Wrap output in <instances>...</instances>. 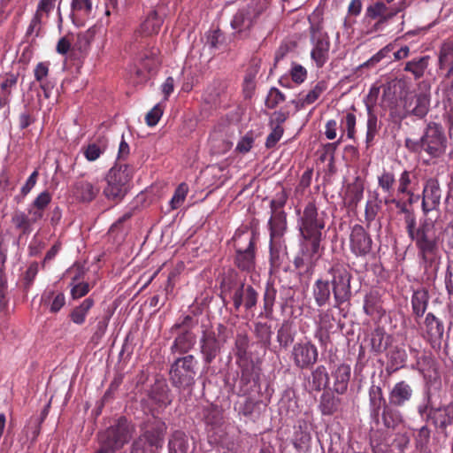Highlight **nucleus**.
Listing matches in <instances>:
<instances>
[{
    "mask_svg": "<svg viewBox=\"0 0 453 453\" xmlns=\"http://www.w3.org/2000/svg\"><path fill=\"white\" fill-rule=\"evenodd\" d=\"M318 349L310 342L296 343L292 350V357L296 366L300 369H307L312 366L318 360Z\"/></svg>",
    "mask_w": 453,
    "mask_h": 453,
    "instance_id": "nucleus-15",
    "label": "nucleus"
},
{
    "mask_svg": "<svg viewBox=\"0 0 453 453\" xmlns=\"http://www.w3.org/2000/svg\"><path fill=\"white\" fill-rule=\"evenodd\" d=\"M294 338L292 324L288 320H284L277 331V342L280 347L287 349L294 342Z\"/></svg>",
    "mask_w": 453,
    "mask_h": 453,
    "instance_id": "nucleus-48",
    "label": "nucleus"
},
{
    "mask_svg": "<svg viewBox=\"0 0 453 453\" xmlns=\"http://www.w3.org/2000/svg\"><path fill=\"white\" fill-rule=\"evenodd\" d=\"M162 23L163 19L159 17L157 11L152 10L140 27L138 33L144 38L139 42L137 47L141 49L138 54L139 65H134L132 70L136 77V82L146 81L149 74L155 73L160 65L159 50L149 36L157 34Z\"/></svg>",
    "mask_w": 453,
    "mask_h": 453,
    "instance_id": "nucleus-2",
    "label": "nucleus"
},
{
    "mask_svg": "<svg viewBox=\"0 0 453 453\" xmlns=\"http://www.w3.org/2000/svg\"><path fill=\"white\" fill-rule=\"evenodd\" d=\"M142 438L149 441L150 445L162 449L167 430L165 422L159 417L151 414L140 426Z\"/></svg>",
    "mask_w": 453,
    "mask_h": 453,
    "instance_id": "nucleus-13",
    "label": "nucleus"
},
{
    "mask_svg": "<svg viewBox=\"0 0 453 453\" xmlns=\"http://www.w3.org/2000/svg\"><path fill=\"white\" fill-rule=\"evenodd\" d=\"M331 280L322 277L317 279L312 286V296L319 307L329 304L331 296H334V307L340 309L342 304L349 302L352 297V274L345 264L335 263L328 270Z\"/></svg>",
    "mask_w": 453,
    "mask_h": 453,
    "instance_id": "nucleus-1",
    "label": "nucleus"
},
{
    "mask_svg": "<svg viewBox=\"0 0 453 453\" xmlns=\"http://www.w3.org/2000/svg\"><path fill=\"white\" fill-rule=\"evenodd\" d=\"M367 115L365 143L367 147H371L374 144L375 137L381 127V124L379 122L376 114L370 108H368Z\"/></svg>",
    "mask_w": 453,
    "mask_h": 453,
    "instance_id": "nucleus-46",
    "label": "nucleus"
},
{
    "mask_svg": "<svg viewBox=\"0 0 453 453\" xmlns=\"http://www.w3.org/2000/svg\"><path fill=\"white\" fill-rule=\"evenodd\" d=\"M311 441V435L305 421H299L295 426L293 435V445L298 450L302 451L308 448Z\"/></svg>",
    "mask_w": 453,
    "mask_h": 453,
    "instance_id": "nucleus-36",
    "label": "nucleus"
},
{
    "mask_svg": "<svg viewBox=\"0 0 453 453\" xmlns=\"http://www.w3.org/2000/svg\"><path fill=\"white\" fill-rule=\"evenodd\" d=\"M268 7L267 0H254L234 15L231 27L239 33L250 31Z\"/></svg>",
    "mask_w": 453,
    "mask_h": 453,
    "instance_id": "nucleus-11",
    "label": "nucleus"
},
{
    "mask_svg": "<svg viewBox=\"0 0 453 453\" xmlns=\"http://www.w3.org/2000/svg\"><path fill=\"white\" fill-rule=\"evenodd\" d=\"M422 201V211L425 215L423 220H430L432 223L436 222L440 217V200H421Z\"/></svg>",
    "mask_w": 453,
    "mask_h": 453,
    "instance_id": "nucleus-52",
    "label": "nucleus"
},
{
    "mask_svg": "<svg viewBox=\"0 0 453 453\" xmlns=\"http://www.w3.org/2000/svg\"><path fill=\"white\" fill-rule=\"evenodd\" d=\"M413 396L411 386L405 380L396 382L388 394V403L391 406L403 407Z\"/></svg>",
    "mask_w": 453,
    "mask_h": 453,
    "instance_id": "nucleus-19",
    "label": "nucleus"
},
{
    "mask_svg": "<svg viewBox=\"0 0 453 453\" xmlns=\"http://www.w3.org/2000/svg\"><path fill=\"white\" fill-rule=\"evenodd\" d=\"M71 19L76 27H83L92 17L93 0H72Z\"/></svg>",
    "mask_w": 453,
    "mask_h": 453,
    "instance_id": "nucleus-22",
    "label": "nucleus"
},
{
    "mask_svg": "<svg viewBox=\"0 0 453 453\" xmlns=\"http://www.w3.org/2000/svg\"><path fill=\"white\" fill-rule=\"evenodd\" d=\"M95 305V300L92 296L84 299L79 305L73 307L69 313L71 321L78 326L85 323L89 311Z\"/></svg>",
    "mask_w": 453,
    "mask_h": 453,
    "instance_id": "nucleus-32",
    "label": "nucleus"
},
{
    "mask_svg": "<svg viewBox=\"0 0 453 453\" xmlns=\"http://www.w3.org/2000/svg\"><path fill=\"white\" fill-rule=\"evenodd\" d=\"M221 293L229 296L235 311H239L242 306L250 311L257 306L258 300L257 291L251 285L245 284V280H239L234 273L223 278Z\"/></svg>",
    "mask_w": 453,
    "mask_h": 453,
    "instance_id": "nucleus-6",
    "label": "nucleus"
},
{
    "mask_svg": "<svg viewBox=\"0 0 453 453\" xmlns=\"http://www.w3.org/2000/svg\"><path fill=\"white\" fill-rule=\"evenodd\" d=\"M234 265L242 271L251 272L255 269V250L235 251Z\"/></svg>",
    "mask_w": 453,
    "mask_h": 453,
    "instance_id": "nucleus-42",
    "label": "nucleus"
},
{
    "mask_svg": "<svg viewBox=\"0 0 453 453\" xmlns=\"http://www.w3.org/2000/svg\"><path fill=\"white\" fill-rule=\"evenodd\" d=\"M134 168L127 164L116 163L109 171L104 188L106 198H123L128 190L133 178Z\"/></svg>",
    "mask_w": 453,
    "mask_h": 453,
    "instance_id": "nucleus-9",
    "label": "nucleus"
},
{
    "mask_svg": "<svg viewBox=\"0 0 453 453\" xmlns=\"http://www.w3.org/2000/svg\"><path fill=\"white\" fill-rule=\"evenodd\" d=\"M428 58L427 56H425L408 61L405 64L404 71L411 73L415 79H420L427 68Z\"/></svg>",
    "mask_w": 453,
    "mask_h": 453,
    "instance_id": "nucleus-51",
    "label": "nucleus"
},
{
    "mask_svg": "<svg viewBox=\"0 0 453 453\" xmlns=\"http://www.w3.org/2000/svg\"><path fill=\"white\" fill-rule=\"evenodd\" d=\"M425 408L428 410L427 418L441 432H445L447 427L453 424V402L435 407L428 399Z\"/></svg>",
    "mask_w": 453,
    "mask_h": 453,
    "instance_id": "nucleus-14",
    "label": "nucleus"
},
{
    "mask_svg": "<svg viewBox=\"0 0 453 453\" xmlns=\"http://www.w3.org/2000/svg\"><path fill=\"white\" fill-rule=\"evenodd\" d=\"M393 48L394 46L391 43L386 45L384 48L380 50L376 54H374L372 58H370L367 61L360 65V68H368L371 66H374L383 58H385L387 55L393 50Z\"/></svg>",
    "mask_w": 453,
    "mask_h": 453,
    "instance_id": "nucleus-64",
    "label": "nucleus"
},
{
    "mask_svg": "<svg viewBox=\"0 0 453 453\" xmlns=\"http://www.w3.org/2000/svg\"><path fill=\"white\" fill-rule=\"evenodd\" d=\"M368 396L370 417L378 424L380 422L381 411H383L385 406H388V403L386 402L382 388L380 386L372 384L369 388Z\"/></svg>",
    "mask_w": 453,
    "mask_h": 453,
    "instance_id": "nucleus-21",
    "label": "nucleus"
},
{
    "mask_svg": "<svg viewBox=\"0 0 453 453\" xmlns=\"http://www.w3.org/2000/svg\"><path fill=\"white\" fill-rule=\"evenodd\" d=\"M50 64L48 61L39 62L34 69L35 79L40 83V88L46 98L50 97V92L54 88L52 82L46 81L50 72Z\"/></svg>",
    "mask_w": 453,
    "mask_h": 453,
    "instance_id": "nucleus-30",
    "label": "nucleus"
},
{
    "mask_svg": "<svg viewBox=\"0 0 453 453\" xmlns=\"http://www.w3.org/2000/svg\"><path fill=\"white\" fill-rule=\"evenodd\" d=\"M405 107L411 114L422 119L429 111L430 97L426 94L420 93L406 102Z\"/></svg>",
    "mask_w": 453,
    "mask_h": 453,
    "instance_id": "nucleus-25",
    "label": "nucleus"
},
{
    "mask_svg": "<svg viewBox=\"0 0 453 453\" xmlns=\"http://www.w3.org/2000/svg\"><path fill=\"white\" fill-rule=\"evenodd\" d=\"M197 367L198 361L193 355L188 354L176 358L169 372L172 385L180 390L191 388L196 381Z\"/></svg>",
    "mask_w": 453,
    "mask_h": 453,
    "instance_id": "nucleus-8",
    "label": "nucleus"
},
{
    "mask_svg": "<svg viewBox=\"0 0 453 453\" xmlns=\"http://www.w3.org/2000/svg\"><path fill=\"white\" fill-rule=\"evenodd\" d=\"M96 34V27H91L86 31L78 34L77 41L74 44V47L77 49V50H79L81 53H86L89 50L90 44L94 41Z\"/></svg>",
    "mask_w": 453,
    "mask_h": 453,
    "instance_id": "nucleus-49",
    "label": "nucleus"
},
{
    "mask_svg": "<svg viewBox=\"0 0 453 453\" xmlns=\"http://www.w3.org/2000/svg\"><path fill=\"white\" fill-rule=\"evenodd\" d=\"M286 220L281 219H270L269 226H270V236L271 240H279L283 235L284 231L286 230Z\"/></svg>",
    "mask_w": 453,
    "mask_h": 453,
    "instance_id": "nucleus-60",
    "label": "nucleus"
},
{
    "mask_svg": "<svg viewBox=\"0 0 453 453\" xmlns=\"http://www.w3.org/2000/svg\"><path fill=\"white\" fill-rule=\"evenodd\" d=\"M372 241L370 234L361 225L356 224L349 235V245L356 256H366L372 250Z\"/></svg>",
    "mask_w": 453,
    "mask_h": 453,
    "instance_id": "nucleus-16",
    "label": "nucleus"
},
{
    "mask_svg": "<svg viewBox=\"0 0 453 453\" xmlns=\"http://www.w3.org/2000/svg\"><path fill=\"white\" fill-rule=\"evenodd\" d=\"M395 408L396 407L391 406L388 403L380 412V418H381L384 426L389 429H395L402 422V415L400 411Z\"/></svg>",
    "mask_w": 453,
    "mask_h": 453,
    "instance_id": "nucleus-45",
    "label": "nucleus"
},
{
    "mask_svg": "<svg viewBox=\"0 0 453 453\" xmlns=\"http://www.w3.org/2000/svg\"><path fill=\"white\" fill-rule=\"evenodd\" d=\"M329 383V374L326 366L318 365L311 373L307 381V388L310 391L319 392L326 388Z\"/></svg>",
    "mask_w": 453,
    "mask_h": 453,
    "instance_id": "nucleus-26",
    "label": "nucleus"
},
{
    "mask_svg": "<svg viewBox=\"0 0 453 453\" xmlns=\"http://www.w3.org/2000/svg\"><path fill=\"white\" fill-rule=\"evenodd\" d=\"M296 211L300 216L299 227L303 238L322 239V230L325 228L323 213L319 214L315 203L309 201L304 206L296 205Z\"/></svg>",
    "mask_w": 453,
    "mask_h": 453,
    "instance_id": "nucleus-10",
    "label": "nucleus"
},
{
    "mask_svg": "<svg viewBox=\"0 0 453 453\" xmlns=\"http://www.w3.org/2000/svg\"><path fill=\"white\" fill-rule=\"evenodd\" d=\"M303 239L305 242L303 244L301 255L295 257L294 265L296 269L311 274L317 262L323 254L324 249L320 246V238Z\"/></svg>",
    "mask_w": 453,
    "mask_h": 453,
    "instance_id": "nucleus-12",
    "label": "nucleus"
},
{
    "mask_svg": "<svg viewBox=\"0 0 453 453\" xmlns=\"http://www.w3.org/2000/svg\"><path fill=\"white\" fill-rule=\"evenodd\" d=\"M159 449L156 445H150L149 441L139 435L134 440L130 453H157Z\"/></svg>",
    "mask_w": 453,
    "mask_h": 453,
    "instance_id": "nucleus-57",
    "label": "nucleus"
},
{
    "mask_svg": "<svg viewBox=\"0 0 453 453\" xmlns=\"http://www.w3.org/2000/svg\"><path fill=\"white\" fill-rule=\"evenodd\" d=\"M431 431L426 426H421L417 430L415 434L416 448L419 450H424L427 448L430 441Z\"/></svg>",
    "mask_w": 453,
    "mask_h": 453,
    "instance_id": "nucleus-62",
    "label": "nucleus"
},
{
    "mask_svg": "<svg viewBox=\"0 0 453 453\" xmlns=\"http://www.w3.org/2000/svg\"><path fill=\"white\" fill-rule=\"evenodd\" d=\"M254 334L257 340V343L265 349H267L271 345L272 338V326L266 322H256L254 323Z\"/></svg>",
    "mask_w": 453,
    "mask_h": 453,
    "instance_id": "nucleus-43",
    "label": "nucleus"
},
{
    "mask_svg": "<svg viewBox=\"0 0 453 453\" xmlns=\"http://www.w3.org/2000/svg\"><path fill=\"white\" fill-rule=\"evenodd\" d=\"M200 350L205 365H210L221 352V344L213 331H203Z\"/></svg>",
    "mask_w": 453,
    "mask_h": 453,
    "instance_id": "nucleus-17",
    "label": "nucleus"
},
{
    "mask_svg": "<svg viewBox=\"0 0 453 453\" xmlns=\"http://www.w3.org/2000/svg\"><path fill=\"white\" fill-rule=\"evenodd\" d=\"M326 89L327 82L326 81H319L305 96L293 100L292 104L296 111H300L316 102Z\"/></svg>",
    "mask_w": 453,
    "mask_h": 453,
    "instance_id": "nucleus-24",
    "label": "nucleus"
},
{
    "mask_svg": "<svg viewBox=\"0 0 453 453\" xmlns=\"http://www.w3.org/2000/svg\"><path fill=\"white\" fill-rule=\"evenodd\" d=\"M277 290L273 283L267 282L263 295V311L259 314V318L272 319L273 317V306L276 300Z\"/></svg>",
    "mask_w": 453,
    "mask_h": 453,
    "instance_id": "nucleus-33",
    "label": "nucleus"
},
{
    "mask_svg": "<svg viewBox=\"0 0 453 453\" xmlns=\"http://www.w3.org/2000/svg\"><path fill=\"white\" fill-rule=\"evenodd\" d=\"M342 405V399L330 390H325L320 395L319 409L322 415L331 416L336 413Z\"/></svg>",
    "mask_w": 453,
    "mask_h": 453,
    "instance_id": "nucleus-28",
    "label": "nucleus"
},
{
    "mask_svg": "<svg viewBox=\"0 0 453 453\" xmlns=\"http://www.w3.org/2000/svg\"><path fill=\"white\" fill-rule=\"evenodd\" d=\"M428 302L429 295L426 289L422 288L414 291L411 296V308L416 319H419L425 314Z\"/></svg>",
    "mask_w": 453,
    "mask_h": 453,
    "instance_id": "nucleus-39",
    "label": "nucleus"
},
{
    "mask_svg": "<svg viewBox=\"0 0 453 453\" xmlns=\"http://www.w3.org/2000/svg\"><path fill=\"white\" fill-rule=\"evenodd\" d=\"M148 398L158 408H165L172 403L170 389L164 381H157L151 386Z\"/></svg>",
    "mask_w": 453,
    "mask_h": 453,
    "instance_id": "nucleus-23",
    "label": "nucleus"
},
{
    "mask_svg": "<svg viewBox=\"0 0 453 453\" xmlns=\"http://www.w3.org/2000/svg\"><path fill=\"white\" fill-rule=\"evenodd\" d=\"M310 27L311 59L318 69L322 68L329 60L331 42L324 28L323 13L315 10L308 18Z\"/></svg>",
    "mask_w": 453,
    "mask_h": 453,
    "instance_id": "nucleus-5",
    "label": "nucleus"
},
{
    "mask_svg": "<svg viewBox=\"0 0 453 453\" xmlns=\"http://www.w3.org/2000/svg\"><path fill=\"white\" fill-rule=\"evenodd\" d=\"M364 311L369 316L380 314V297L377 291H371L365 295L364 300Z\"/></svg>",
    "mask_w": 453,
    "mask_h": 453,
    "instance_id": "nucleus-47",
    "label": "nucleus"
},
{
    "mask_svg": "<svg viewBox=\"0 0 453 453\" xmlns=\"http://www.w3.org/2000/svg\"><path fill=\"white\" fill-rule=\"evenodd\" d=\"M233 241L235 251L256 250L257 236L253 231L236 232Z\"/></svg>",
    "mask_w": 453,
    "mask_h": 453,
    "instance_id": "nucleus-35",
    "label": "nucleus"
},
{
    "mask_svg": "<svg viewBox=\"0 0 453 453\" xmlns=\"http://www.w3.org/2000/svg\"><path fill=\"white\" fill-rule=\"evenodd\" d=\"M100 187L85 180H79L73 187L74 196L77 198H96L99 194Z\"/></svg>",
    "mask_w": 453,
    "mask_h": 453,
    "instance_id": "nucleus-40",
    "label": "nucleus"
},
{
    "mask_svg": "<svg viewBox=\"0 0 453 453\" xmlns=\"http://www.w3.org/2000/svg\"><path fill=\"white\" fill-rule=\"evenodd\" d=\"M406 232L415 243L418 257L426 266H432L439 256L440 235L434 223L430 220L417 221L413 216L405 218Z\"/></svg>",
    "mask_w": 453,
    "mask_h": 453,
    "instance_id": "nucleus-3",
    "label": "nucleus"
},
{
    "mask_svg": "<svg viewBox=\"0 0 453 453\" xmlns=\"http://www.w3.org/2000/svg\"><path fill=\"white\" fill-rule=\"evenodd\" d=\"M38 271L39 265L37 262H33L28 265L21 280V286L24 292L27 293L30 290L38 273Z\"/></svg>",
    "mask_w": 453,
    "mask_h": 453,
    "instance_id": "nucleus-54",
    "label": "nucleus"
},
{
    "mask_svg": "<svg viewBox=\"0 0 453 453\" xmlns=\"http://www.w3.org/2000/svg\"><path fill=\"white\" fill-rule=\"evenodd\" d=\"M256 375L254 374V366L252 364H246L241 366V377L239 380L240 388L239 395H249L251 391L250 384L255 382Z\"/></svg>",
    "mask_w": 453,
    "mask_h": 453,
    "instance_id": "nucleus-41",
    "label": "nucleus"
},
{
    "mask_svg": "<svg viewBox=\"0 0 453 453\" xmlns=\"http://www.w3.org/2000/svg\"><path fill=\"white\" fill-rule=\"evenodd\" d=\"M289 75L293 82L300 85L307 79L308 72L302 65L293 62L289 70Z\"/></svg>",
    "mask_w": 453,
    "mask_h": 453,
    "instance_id": "nucleus-61",
    "label": "nucleus"
},
{
    "mask_svg": "<svg viewBox=\"0 0 453 453\" xmlns=\"http://www.w3.org/2000/svg\"><path fill=\"white\" fill-rule=\"evenodd\" d=\"M424 336L432 343L440 344L444 334L443 322L435 317L432 312H428L425 318L423 326Z\"/></svg>",
    "mask_w": 453,
    "mask_h": 453,
    "instance_id": "nucleus-20",
    "label": "nucleus"
},
{
    "mask_svg": "<svg viewBox=\"0 0 453 453\" xmlns=\"http://www.w3.org/2000/svg\"><path fill=\"white\" fill-rule=\"evenodd\" d=\"M250 340L246 334H238L234 342V354L241 360L247 359Z\"/></svg>",
    "mask_w": 453,
    "mask_h": 453,
    "instance_id": "nucleus-55",
    "label": "nucleus"
},
{
    "mask_svg": "<svg viewBox=\"0 0 453 453\" xmlns=\"http://www.w3.org/2000/svg\"><path fill=\"white\" fill-rule=\"evenodd\" d=\"M283 260V254L280 250V244L278 240L270 241V265L271 271L278 269Z\"/></svg>",
    "mask_w": 453,
    "mask_h": 453,
    "instance_id": "nucleus-56",
    "label": "nucleus"
},
{
    "mask_svg": "<svg viewBox=\"0 0 453 453\" xmlns=\"http://www.w3.org/2000/svg\"><path fill=\"white\" fill-rule=\"evenodd\" d=\"M202 418L205 425L211 429L219 427L224 419L222 410L214 404H209L203 408Z\"/></svg>",
    "mask_w": 453,
    "mask_h": 453,
    "instance_id": "nucleus-34",
    "label": "nucleus"
},
{
    "mask_svg": "<svg viewBox=\"0 0 453 453\" xmlns=\"http://www.w3.org/2000/svg\"><path fill=\"white\" fill-rule=\"evenodd\" d=\"M440 69H447V77L453 75V40H447L441 47L439 53Z\"/></svg>",
    "mask_w": 453,
    "mask_h": 453,
    "instance_id": "nucleus-37",
    "label": "nucleus"
},
{
    "mask_svg": "<svg viewBox=\"0 0 453 453\" xmlns=\"http://www.w3.org/2000/svg\"><path fill=\"white\" fill-rule=\"evenodd\" d=\"M12 222L23 234L30 233L33 222L24 212H16L12 217Z\"/></svg>",
    "mask_w": 453,
    "mask_h": 453,
    "instance_id": "nucleus-59",
    "label": "nucleus"
},
{
    "mask_svg": "<svg viewBox=\"0 0 453 453\" xmlns=\"http://www.w3.org/2000/svg\"><path fill=\"white\" fill-rule=\"evenodd\" d=\"M404 143L411 152H425L429 158H438L446 151L447 138L441 124L429 122L419 140L406 138Z\"/></svg>",
    "mask_w": 453,
    "mask_h": 453,
    "instance_id": "nucleus-4",
    "label": "nucleus"
},
{
    "mask_svg": "<svg viewBox=\"0 0 453 453\" xmlns=\"http://www.w3.org/2000/svg\"><path fill=\"white\" fill-rule=\"evenodd\" d=\"M134 431L132 421L121 416L113 425L97 434L99 447L104 452L115 453L130 441Z\"/></svg>",
    "mask_w": 453,
    "mask_h": 453,
    "instance_id": "nucleus-7",
    "label": "nucleus"
},
{
    "mask_svg": "<svg viewBox=\"0 0 453 453\" xmlns=\"http://www.w3.org/2000/svg\"><path fill=\"white\" fill-rule=\"evenodd\" d=\"M188 437L184 431H173L168 440V453H189Z\"/></svg>",
    "mask_w": 453,
    "mask_h": 453,
    "instance_id": "nucleus-29",
    "label": "nucleus"
},
{
    "mask_svg": "<svg viewBox=\"0 0 453 453\" xmlns=\"http://www.w3.org/2000/svg\"><path fill=\"white\" fill-rule=\"evenodd\" d=\"M334 308V307L333 306L326 310H321L318 315L320 330L325 331L327 334L334 328L336 323Z\"/></svg>",
    "mask_w": 453,
    "mask_h": 453,
    "instance_id": "nucleus-50",
    "label": "nucleus"
},
{
    "mask_svg": "<svg viewBox=\"0 0 453 453\" xmlns=\"http://www.w3.org/2000/svg\"><path fill=\"white\" fill-rule=\"evenodd\" d=\"M228 84L221 79H215L206 88L203 94V100L211 106L218 107L225 103L228 98Z\"/></svg>",
    "mask_w": 453,
    "mask_h": 453,
    "instance_id": "nucleus-18",
    "label": "nucleus"
},
{
    "mask_svg": "<svg viewBox=\"0 0 453 453\" xmlns=\"http://www.w3.org/2000/svg\"><path fill=\"white\" fill-rule=\"evenodd\" d=\"M196 344V336L190 331H185L180 334L173 341L171 346L173 354H187Z\"/></svg>",
    "mask_w": 453,
    "mask_h": 453,
    "instance_id": "nucleus-31",
    "label": "nucleus"
},
{
    "mask_svg": "<svg viewBox=\"0 0 453 453\" xmlns=\"http://www.w3.org/2000/svg\"><path fill=\"white\" fill-rule=\"evenodd\" d=\"M411 173L409 171H403L397 181L396 195H407L410 196V198H411L412 194L411 192Z\"/></svg>",
    "mask_w": 453,
    "mask_h": 453,
    "instance_id": "nucleus-58",
    "label": "nucleus"
},
{
    "mask_svg": "<svg viewBox=\"0 0 453 453\" xmlns=\"http://www.w3.org/2000/svg\"><path fill=\"white\" fill-rule=\"evenodd\" d=\"M379 187L388 196L395 195V186L396 185L394 173L384 171L378 179Z\"/></svg>",
    "mask_w": 453,
    "mask_h": 453,
    "instance_id": "nucleus-53",
    "label": "nucleus"
},
{
    "mask_svg": "<svg viewBox=\"0 0 453 453\" xmlns=\"http://www.w3.org/2000/svg\"><path fill=\"white\" fill-rule=\"evenodd\" d=\"M391 342V336L388 334L383 327H376L371 334V349L375 353H382Z\"/></svg>",
    "mask_w": 453,
    "mask_h": 453,
    "instance_id": "nucleus-38",
    "label": "nucleus"
},
{
    "mask_svg": "<svg viewBox=\"0 0 453 453\" xmlns=\"http://www.w3.org/2000/svg\"><path fill=\"white\" fill-rule=\"evenodd\" d=\"M132 215L133 213L131 211L126 212L110 227L108 233L110 235L113 236L115 241L121 242L125 239L130 228L128 226H126L125 223Z\"/></svg>",
    "mask_w": 453,
    "mask_h": 453,
    "instance_id": "nucleus-44",
    "label": "nucleus"
},
{
    "mask_svg": "<svg viewBox=\"0 0 453 453\" xmlns=\"http://www.w3.org/2000/svg\"><path fill=\"white\" fill-rule=\"evenodd\" d=\"M286 100L285 95L277 88H272L265 100V106L268 109H274Z\"/></svg>",
    "mask_w": 453,
    "mask_h": 453,
    "instance_id": "nucleus-63",
    "label": "nucleus"
},
{
    "mask_svg": "<svg viewBox=\"0 0 453 453\" xmlns=\"http://www.w3.org/2000/svg\"><path fill=\"white\" fill-rule=\"evenodd\" d=\"M334 378V391L339 395H343L347 389L350 378V366L342 364L332 372Z\"/></svg>",
    "mask_w": 453,
    "mask_h": 453,
    "instance_id": "nucleus-27",
    "label": "nucleus"
}]
</instances>
